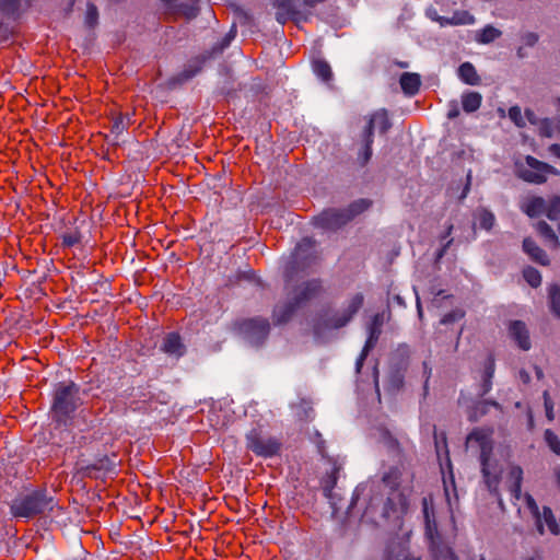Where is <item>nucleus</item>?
I'll use <instances>...</instances> for the list:
<instances>
[{
    "mask_svg": "<svg viewBox=\"0 0 560 560\" xmlns=\"http://www.w3.org/2000/svg\"><path fill=\"white\" fill-rule=\"evenodd\" d=\"M493 430L491 428H476L467 436L468 446L476 445L479 448L480 466L483 480L488 489L494 493L499 503H502L499 493L501 469L493 457Z\"/></svg>",
    "mask_w": 560,
    "mask_h": 560,
    "instance_id": "obj_1",
    "label": "nucleus"
},
{
    "mask_svg": "<svg viewBox=\"0 0 560 560\" xmlns=\"http://www.w3.org/2000/svg\"><path fill=\"white\" fill-rule=\"evenodd\" d=\"M81 388L73 381L59 382L51 393L50 416L58 427L70 425L82 406Z\"/></svg>",
    "mask_w": 560,
    "mask_h": 560,
    "instance_id": "obj_2",
    "label": "nucleus"
},
{
    "mask_svg": "<svg viewBox=\"0 0 560 560\" xmlns=\"http://www.w3.org/2000/svg\"><path fill=\"white\" fill-rule=\"evenodd\" d=\"M60 510L58 501L45 488H37L15 497L10 503V513L15 518H33L38 515H49L54 510Z\"/></svg>",
    "mask_w": 560,
    "mask_h": 560,
    "instance_id": "obj_3",
    "label": "nucleus"
},
{
    "mask_svg": "<svg viewBox=\"0 0 560 560\" xmlns=\"http://www.w3.org/2000/svg\"><path fill=\"white\" fill-rule=\"evenodd\" d=\"M515 174L524 182L540 185L547 182L550 175H558L559 172L553 166L527 155L524 159H517L514 163Z\"/></svg>",
    "mask_w": 560,
    "mask_h": 560,
    "instance_id": "obj_4",
    "label": "nucleus"
},
{
    "mask_svg": "<svg viewBox=\"0 0 560 560\" xmlns=\"http://www.w3.org/2000/svg\"><path fill=\"white\" fill-rule=\"evenodd\" d=\"M117 463L115 454L102 455L92 459H80L75 464V469L82 478L105 480L117 472Z\"/></svg>",
    "mask_w": 560,
    "mask_h": 560,
    "instance_id": "obj_5",
    "label": "nucleus"
},
{
    "mask_svg": "<svg viewBox=\"0 0 560 560\" xmlns=\"http://www.w3.org/2000/svg\"><path fill=\"white\" fill-rule=\"evenodd\" d=\"M369 207V201L360 200L352 203L348 210H327L316 218L315 224L323 229H336L351 220L355 214L366 210Z\"/></svg>",
    "mask_w": 560,
    "mask_h": 560,
    "instance_id": "obj_6",
    "label": "nucleus"
},
{
    "mask_svg": "<svg viewBox=\"0 0 560 560\" xmlns=\"http://www.w3.org/2000/svg\"><path fill=\"white\" fill-rule=\"evenodd\" d=\"M390 126L392 124L385 110L376 112L371 116L365 129V145L362 153L360 154V160L362 164L368 163V161L371 159L373 131L376 129L381 133H385L390 128Z\"/></svg>",
    "mask_w": 560,
    "mask_h": 560,
    "instance_id": "obj_7",
    "label": "nucleus"
},
{
    "mask_svg": "<svg viewBox=\"0 0 560 560\" xmlns=\"http://www.w3.org/2000/svg\"><path fill=\"white\" fill-rule=\"evenodd\" d=\"M247 446L255 454L264 457L276 455L280 450V443L275 439H264L257 434L247 438Z\"/></svg>",
    "mask_w": 560,
    "mask_h": 560,
    "instance_id": "obj_8",
    "label": "nucleus"
},
{
    "mask_svg": "<svg viewBox=\"0 0 560 560\" xmlns=\"http://www.w3.org/2000/svg\"><path fill=\"white\" fill-rule=\"evenodd\" d=\"M522 481L523 469L517 465L511 466L506 476V485L515 501H518L522 498Z\"/></svg>",
    "mask_w": 560,
    "mask_h": 560,
    "instance_id": "obj_9",
    "label": "nucleus"
},
{
    "mask_svg": "<svg viewBox=\"0 0 560 560\" xmlns=\"http://www.w3.org/2000/svg\"><path fill=\"white\" fill-rule=\"evenodd\" d=\"M511 338L523 350L530 348L529 334L524 323L520 320L512 322L509 327Z\"/></svg>",
    "mask_w": 560,
    "mask_h": 560,
    "instance_id": "obj_10",
    "label": "nucleus"
},
{
    "mask_svg": "<svg viewBox=\"0 0 560 560\" xmlns=\"http://www.w3.org/2000/svg\"><path fill=\"white\" fill-rule=\"evenodd\" d=\"M162 350L171 357L176 359L180 358L185 353V345L183 343L178 334L171 332L164 338Z\"/></svg>",
    "mask_w": 560,
    "mask_h": 560,
    "instance_id": "obj_11",
    "label": "nucleus"
},
{
    "mask_svg": "<svg viewBox=\"0 0 560 560\" xmlns=\"http://www.w3.org/2000/svg\"><path fill=\"white\" fill-rule=\"evenodd\" d=\"M523 249L533 261L541 266L550 264L548 255L532 238L527 237L523 241Z\"/></svg>",
    "mask_w": 560,
    "mask_h": 560,
    "instance_id": "obj_12",
    "label": "nucleus"
},
{
    "mask_svg": "<svg viewBox=\"0 0 560 560\" xmlns=\"http://www.w3.org/2000/svg\"><path fill=\"white\" fill-rule=\"evenodd\" d=\"M163 2L170 8L177 9L187 19H192L198 13L199 0H163Z\"/></svg>",
    "mask_w": 560,
    "mask_h": 560,
    "instance_id": "obj_13",
    "label": "nucleus"
},
{
    "mask_svg": "<svg viewBox=\"0 0 560 560\" xmlns=\"http://www.w3.org/2000/svg\"><path fill=\"white\" fill-rule=\"evenodd\" d=\"M399 83L406 95L413 96L419 92L421 79L417 73L405 72L401 74Z\"/></svg>",
    "mask_w": 560,
    "mask_h": 560,
    "instance_id": "obj_14",
    "label": "nucleus"
},
{
    "mask_svg": "<svg viewBox=\"0 0 560 560\" xmlns=\"http://www.w3.org/2000/svg\"><path fill=\"white\" fill-rule=\"evenodd\" d=\"M522 210L530 218H536L545 213L546 201L541 197L533 196L524 200Z\"/></svg>",
    "mask_w": 560,
    "mask_h": 560,
    "instance_id": "obj_15",
    "label": "nucleus"
},
{
    "mask_svg": "<svg viewBox=\"0 0 560 560\" xmlns=\"http://www.w3.org/2000/svg\"><path fill=\"white\" fill-rule=\"evenodd\" d=\"M438 21L442 26L470 25L475 23V18L468 11H456L452 18L440 16Z\"/></svg>",
    "mask_w": 560,
    "mask_h": 560,
    "instance_id": "obj_16",
    "label": "nucleus"
},
{
    "mask_svg": "<svg viewBox=\"0 0 560 560\" xmlns=\"http://www.w3.org/2000/svg\"><path fill=\"white\" fill-rule=\"evenodd\" d=\"M536 231L544 238L545 243L552 248H558L560 243L557 234L549 224L545 221H540L536 224Z\"/></svg>",
    "mask_w": 560,
    "mask_h": 560,
    "instance_id": "obj_17",
    "label": "nucleus"
},
{
    "mask_svg": "<svg viewBox=\"0 0 560 560\" xmlns=\"http://www.w3.org/2000/svg\"><path fill=\"white\" fill-rule=\"evenodd\" d=\"M459 78L467 84L476 85L479 82V77L475 67L469 62H464L458 69Z\"/></svg>",
    "mask_w": 560,
    "mask_h": 560,
    "instance_id": "obj_18",
    "label": "nucleus"
},
{
    "mask_svg": "<svg viewBox=\"0 0 560 560\" xmlns=\"http://www.w3.org/2000/svg\"><path fill=\"white\" fill-rule=\"evenodd\" d=\"M481 95L477 92H468L462 96L463 109L466 113L476 112L481 105Z\"/></svg>",
    "mask_w": 560,
    "mask_h": 560,
    "instance_id": "obj_19",
    "label": "nucleus"
},
{
    "mask_svg": "<svg viewBox=\"0 0 560 560\" xmlns=\"http://www.w3.org/2000/svg\"><path fill=\"white\" fill-rule=\"evenodd\" d=\"M244 329L250 332H257L258 335H267L269 330V323L267 319L261 318H253L246 320L244 324Z\"/></svg>",
    "mask_w": 560,
    "mask_h": 560,
    "instance_id": "obj_20",
    "label": "nucleus"
},
{
    "mask_svg": "<svg viewBox=\"0 0 560 560\" xmlns=\"http://www.w3.org/2000/svg\"><path fill=\"white\" fill-rule=\"evenodd\" d=\"M313 71L325 82H329L332 78L331 68L325 60H315L313 62Z\"/></svg>",
    "mask_w": 560,
    "mask_h": 560,
    "instance_id": "obj_21",
    "label": "nucleus"
},
{
    "mask_svg": "<svg viewBox=\"0 0 560 560\" xmlns=\"http://www.w3.org/2000/svg\"><path fill=\"white\" fill-rule=\"evenodd\" d=\"M135 116V113L129 114L126 113L125 115H120L117 117L112 126V132L116 133L117 136L121 135L124 130H126L130 124L133 121L132 117Z\"/></svg>",
    "mask_w": 560,
    "mask_h": 560,
    "instance_id": "obj_22",
    "label": "nucleus"
},
{
    "mask_svg": "<svg viewBox=\"0 0 560 560\" xmlns=\"http://www.w3.org/2000/svg\"><path fill=\"white\" fill-rule=\"evenodd\" d=\"M82 235L78 228L70 229L61 235L63 247H72L81 242Z\"/></svg>",
    "mask_w": 560,
    "mask_h": 560,
    "instance_id": "obj_23",
    "label": "nucleus"
},
{
    "mask_svg": "<svg viewBox=\"0 0 560 560\" xmlns=\"http://www.w3.org/2000/svg\"><path fill=\"white\" fill-rule=\"evenodd\" d=\"M549 302L552 313L560 318V287L553 284L549 288Z\"/></svg>",
    "mask_w": 560,
    "mask_h": 560,
    "instance_id": "obj_24",
    "label": "nucleus"
},
{
    "mask_svg": "<svg viewBox=\"0 0 560 560\" xmlns=\"http://www.w3.org/2000/svg\"><path fill=\"white\" fill-rule=\"evenodd\" d=\"M501 35V32L495 27L488 25L480 31L477 35V40L482 44H488L497 39Z\"/></svg>",
    "mask_w": 560,
    "mask_h": 560,
    "instance_id": "obj_25",
    "label": "nucleus"
},
{
    "mask_svg": "<svg viewBox=\"0 0 560 560\" xmlns=\"http://www.w3.org/2000/svg\"><path fill=\"white\" fill-rule=\"evenodd\" d=\"M523 277L527 281V283L533 288H537L541 283L540 272L533 267H526L523 270Z\"/></svg>",
    "mask_w": 560,
    "mask_h": 560,
    "instance_id": "obj_26",
    "label": "nucleus"
},
{
    "mask_svg": "<svg viewBox=\"0 0 560 560\" xmlns=\"http://www.w3.org/2000/svg\"><path fill=\"white\" fill-rule=\"evenodd\" d=\"M545 214L550 220H557L560 217V197H552L548 205L546 203Z\"/></svg>",
    "mask_w": 560,
    "mask_h": 560,
    "instance_id": "obj_27",
    "label": "nucleus"
},
{
    "mask_svg": "<svg viewBox=\"0 0 560 560\" xmlns=\"http://www.w3.org/2000/svg\"><path fill=\"white\" fill-rule=\"evenodd\" d=\"M97 21H98L97 7L92 2H88L86 12H85V24L89 27H94L97 24Z\"/></svg>",
    "mask_w": 560,
    "mask_h": 560,
    "instance_id": "obj_28",
    "label": "nucleus"
},
{
    "mask_svg": "<svg viewBox=\"0 0 560 560\" xmlns=\"http://www.w3.org/2000/svg\"><path fill=\"white\" fill-rule=\"evenodd\" d=\"M494 221V215L490 211L481 210L478 213L479 226L485 230H490L493 226Z\"/></svg>",
    "mask_w": 560,
    "mask_h": 560,
    "instance_id": "obj_29",
    "label": "nucleus"
},
{
    "mask_svg": "<svg viewBox=\"0 0 560 560\" xmlns=\"http://www.w3.org/2000/svg\"><path fill=\"white\" fill-rule=\"evenodd\" d=\"M545 440L550 450L555 454L560 455V439L551 430L545 431Z\"/></svg>",
    "mask_w": 560,
    "mask_h": 560,
    "instance_id": "obj_30",
    "label": "nucleus"
},
{
    "mask_svg": "<svg viewBox=\"0 0 560 560\" xmlns=\"http://www.w3.org/2000/svg\"><path fill=\"white\" fill-rule=\"evenodd\" d=\"M509 117L517 127L525 126V119H524V117L522 115V110L518 106H512L509 109Z\"/></svg>",
    "mask_w": 560,
    "mask_h": 560,
    "instance_id": "obj_31",
    "label": "nucleus"
},
{
    "mask_svg": "<svg viewBox=\"0 0 560 560\" xmlns=\"http://www.w3.org/2000/svg\"><path fill=\"white\" fill-rule=\"evenodd\" d=\"M464 316H465V313L462 310H455L448 314H445L444 317L442 318V323L443 324L453 323L455 320L462 319Z\"/></svg>",
    "mask_w": 560,
    "mask_h": 560,
    "instance_id": "obj_32",
    "label": "nucleus"
},
{
    "mask_svg": "<svg viewBox=\"0 0 560 560\" xmlns=\"http://www.w3.org/2000/svg\"><path fill=\"white\" fill-rule=\"evenodd\" d=\"M319 289V283L314 281L306 285L305 290L302 292L301 301L311 298L317 290Z\"/></svg>",
    "mask_w": 560,
    "mask_h": 560,
    "instance_id": "obj_33",
    "label": "nucleus"
},
{
    "mask_svg": "<svg viewBox=\"0 0 560 560\" xmlns=\"http://www.w3.org/2000/svg\"><path fill=\"white\" fill-rule=\"evenodd\" d=\"M399 476L398 469H393L383 477V481L388 486H395Z\"/></svg>",
    "mask_w": 560,
    "mask_h": 560,
    "instance_id": "obj_34",
    "label": "nucleus"
},
{
    "mask_svg": "<svg viewBox=\"0 0 560 560\" xmlns=\"http://www.w3.org/2000/svg\"><path fill=\"white\" fill-rule=\"evenodd\" d=\"M423 515L427 524L429 525L431 522L430 510H432V500L428 498H423L422 500Z\"/></svg>",
    "mask_w": 560,
    "mask_h": 560,
    "instance_id": "obj_35",
    "label": "nucleus"
},
{
    "mask_svg": "<svg viewBox=\"0 0 560 560\" xmlns=\"http://www.w3.org/2000/svg\"><path fill=\"white\" fill-rule=\"evenodd\" d=\"M314 246V242L311 238H303L296 246L295 252L296 256L300 255V252L304 249L312 248Z\"/></svg>",
    "mask_w": 560,
    "mask_h": 560,
    "instance_id": "obj_36",
    "label": "nucleus"
},
{
    "mask_svg": "<svg viewBox=\"0 0 560 560\" xmlns=\"http://www.w3.org/2000/svg\"><path fill=\"white\" fill-rule=\"evenodd\" d=\"M544 398H545V406H546V412H547V417L552 420L553 419V415H552V404L550 401V397H549V394L548 392H545L544 393Z\"/></svg>",
    "mask_w": 560,
    "mask_h": 560,
    "instance_id": "obj_37",
    "label": "nucleus"
},
{
    "mask_svg": "<svg viewBox=\"0 0 560 560\" xmlns=\"http://www.w3.org/2000/svg\"><path fill=\"white\" fill-rule=\"evenodd\" d=\"M363 304V296L361 294H357L351 304V313H355Z\"/></svg>",
    "mask_w": 560,
    "mask_h": 560,
    "instance_id": "obj_38",
    "label": "nucleus"
},
{
    "mask_svg": "<svg viewBox=\"0 0 560 560\" xmlns=\"http://www.w3.org/2000/svg\"><path fill=\"white\" fill-rule=\"evenodd\" d=\"M138 257V249L136 247L135 240L132 241V249L130 253H126L125 259H129L131 262L135 261V259Z\"/></svg>",
    "mask_w": 560,
    "mask_h": 560,
    "instance_id": "obj_39",
    "label": "nucleus"
},
{
    "mask_svg": "<svg viewBox=\"0 0 560 560\" xmlns=\"http://www.w3.org/2000/svg\"><path fill=\"white\" fill-rule=\"evenodd\" d=\"M524 40H525L526 45L532 46L537 43L538 36L534 33H528L524 36Z\"/></svg>",
    "mask_w": 560,
    "mask_h": 560,
    "instance_id": "obj_40",
    "label": "nucleus"
},
{
    "mask_svg": "<svg viewBox=\"0 0 560 560\" xmlns=\"http://www.w3.org/2000/svg\"><path fill=\"white\" fill-rule=\"evenodd\" d=\"M493 373H494V361L492 358H490L488 361V365L486 368V374H487L488 378H491Z\"/></svg>",
    "mask_w": 560,
    "mask_h": 560,
    "instance_id": "obj_41",
    "label": "nucleus"
},
{
    "mask_svg": "<svg viewBox=\"0 0 560 560\" xmlns=\"http://www.w3.org/2000/svg\"><path fill=\"white\" fill-rule=\"evenodd\" d=\"M549 152H550L553 156H556V158L560 159V144H558V143L551 144V145L549 147Z\"/></svg>",
    "mask_w": 560,
    "mask_h": 560,
    "instance_id": "obj_42",
    "label": "nucleus"
},
{
    "mask_svg": "<svg viewBox=\"0 0 560 560\" xmlns=\"http://www.w3.org/2000/svg\"><path fill=\"white\" fill-rule=\"evenodd\" d=\"M525 116H526V119H527L530 124H536L537 118H536V116H535V114H534V112H533V110H530V109H526V110H525Z\"/></svg>",
    "mask_w": 560,
    "mask_h": 560,
    "instance_id": "obj_43",
    "label": "nucleus"
},
{
    "mask_svg": "<svg viewBox=\"0 0 560 560\" xmlns=\"http://www.w3.org/2000/svg\"><path fill=\"white\" fill-rule=\"evenodd\" d=\"M5 4L12 10H16L20 5V0H4Z\"/></svg>",
    "mask_w": 560,
    "mask_h": 560,
    "instance_id": "obj_44",
    "label": "nucleus"
},
{
    "mask_svg": "<svg viewBox=\"0 0 560 560\" xmlns=\"http://www.w3.org/2000/svg\"><path fill=\"white\" fill-rule=\"evenodd\" d=\"M542 133H544V136H547V137H551V136L553 135V133H552V131L547 130V129H545V130L542 131Z\"/></svg>",
    "mask_w": 560,
    "mask_h": 560,
    "instance_id": "obj_45",
    "label": "nucleus"
},
{
    "mask_svg": "<svg viewBox=\"0 0 560 560\" xmlns=\"http://www.w3.org/2000/svg\"><path fill=\"white\" fill-rule=\"evenodd\" d=\"M287 319V315L277 318V323H282Z\"/></svg>",
    "mask_w": 560,
    "mask_h": 560,
    "instance_id": "obj_46",
    "label": "nucleus"
},
{
    "mask_svg": "<svg viewBox=\"0 0 560 560\" xmlns=\"http://www.w3.org/2000/svg\"><path fill=\"white\" fill-rule=\"evenodd\" d=\"M558 131L560 132V118L555 121Z\"/></svg>",
    "mask_w": 560,
    "mask_h": 560,
    "instance_id": "obj_47",
    "label": "nucleus"
},
{
    "mask_svg": "<svg viewBox=\"0 0 560 560\" xmlns=\"http://www.w3.org/2000/svg\"><path fill=\"white\" fill-rule=\"evenodd\" d=\"M452 230H453V226H452V225H450V226H448V229H447V231H446V236H448V235L452 233Z\"/></svg>",
    "mask_w": 560,
    "mask_h": 560,
    "instance_id": "obj_48",
    "label": "nucleus"
},
{
    "mask_svg": "<svg viewBox=\"0 0 560 560\" xmlns=\"http://www.w3.org/2000/svg\"><path fill=\"white\" fill-rule=\"evenodd\" d=\"M136 201V212L138 213L139 209H140V202H138L137 200Z\"/></svg>",
    "mask_w": 560,
    "mask_h": 560,
    "instance_id": "obj_49",
    "label": "nucleus"
},
{
    "mask_svg": "<svg viewBox=\"0 0 560 560\" xmlns=\"http://www.w3.org/2000/svg\"><path fill=\"white\" fill-rule=\"evenodd\" d=\"M456 115H457L456 112H450V114H448L450 117H455Z\"/></svg>",
    "mask_w": 560,
    "mask_h": 560,
    "instance_id": "obj_50",
    "label": "nucleus"
},
{
    "mask_svg": "<svg viewBox=\"0 0 560 560\" xmlns=\"http://www.w3.org/2000/svg\"><path fill=\"white\" fill-rule=\"evenodd\" d=\"M558 108L560 109V98L557 100Z\"/></svg>",
    "mask_w": 560,
    "mask_h": 560,
    "instance_id": "obj_51",
    "label": "nucleus"
},
{
    "mask_svg": "<svg viewBox=\"0 0 560 560\" xmlns=\"http://www.w3.org/2000/svg\"><path fill=\"white\" fill-rule=\"evenodd\" d=\"M549 124H551V121L549 120H545L544 125L548 126Z\"/></svg>",
    "mask_w": 560,
    "mask_h": 560,
    "instance_id": "obj_52",
    "label": "nucleus"
},
{
    "mask_svg": "<svg viewBox=\"0 0 560 560\" xmlns=\"http://www.w3.org/2000/svg\"><path fill=\"white\" fill-rule=\"evenodd\" d=\"M443 254H444V249H443V250H441V253L439 254V257H442V256H443Z\"/></svg>",
    "mask_w": 560,
    "mask_h": 560,
    "instance_id": "obj_53",
    "label": "nucleus"
},
{
    "mask_svg": "<svg viewBox=\"0 0 560 560\" xmlns=\"http://www.w3.org/2000/svg\"><path fill=\"white\" fill-rule=\"evenodd\" d=\"M142 560H144V559H142ZM145 560H152V559H145Z\"/></svg>",
    "mask_w": 560,
    "mask_h": 560,
    "instance_id": "obj_54",
    "label": "nucleus"
},
{
    "mask_svg": "<svg viewBox=\"0 0 560 560\" xmlns=\"http://www.w3.org/2000/svg\"><path fill=\"white\" fill-rule=\"evenodd\" d=\"M481 560H485V559H481Z\"/></svg>",
    "mask_w": 560,
    "mask_h": 560,
    "instance_id": "obj_55",
    "label": "nucleus"
}]
</instances>
